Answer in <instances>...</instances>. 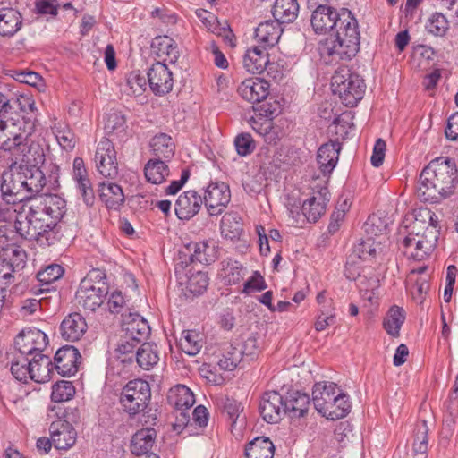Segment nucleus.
<instances>
[{"label":"nucleus","mask_w":458,"mask_h":458,"mask_svg":"<svg viewBox=\"0 0 458 458\" xmlns=\"http://www.w3.org/2000/svg\"><path fill=\"white\" fill-rule=\"evenodd\" d=\"M34 109L35 103L30 98L0 90V150L10 153L15 162L26 160L33 147L30 131L14 123L13 115Z\"/></svg>","instance_id":"nucleus-1"},{"label":"nucleus","mask_w":458,"mask_h":458,"mask_svg":"<svg viewBox=\"0 0 458 458\" xmlns=\"http://www.w3.org/2000/svg\"><path fill=\"white\" fill-rule=\"evenodd\" d=\"M359 24L347 8H342V17L332 31L320 42L318 51L326 64L349 61L360 50Z\"/></svg>","instance_id":"nucleus-2"},{"label":"nucleus","mask_w":458,"mask_h":458,"mask_svg":"<svg viewBox=\"0 0 458 458\" xmlns=\"http://www.w3.org/2000/svg\"><path fill=\"white\" fill-rule=\"evenodd\" d=\"M458 183L454 160L438 157L432 160L420 174L417 186L418 198L432 203L440 202L453 194Z\"/></svg>","instance_id":"nucleus-3"},{"label":"nucleus","mask_w":458,"mask_h":458,"mask_svg":"<svg viewBox=\"0 0 458 458\" xmlns=\"http://www.w3.org/2000/svg\"><path fill=\"white\" fill-rule=\"evenodd\" d=\"M28 213L16 217L14 227L23 240L35 241L42 247L55 244L60 239L59 228L45 214L32 207L30 201Z\"/></svg>","instance_id":"nucleus-4"},{"label":"nucleus","mask_w":458,"mask_h":458,"mask_svg":"<svg viewBox=\"0 0 458 458\" xmlns=\"http://www.w3.org/2000/svg\"><path fill=\"white\" fill-rule=\"evenodd\" d=\"M421 221L413 223L412 231L403 240V253L408 259L423 260L428 257L437 246L439 231L434 227H423Z\"/></svg>","instance_id":"nucleus-5"},{"label":"nucleus","mask_w":458,"mask_h":458,"mask_svg":"<svg viewBox=\"0 0 458 458\" xmlns=\"http://www.w3.org/2000/svg\"><path fill=\"white\" fill-rule=\"evenodd\" d=\"M332 91L337 94L346 106H355L362 99L366 85L364 80L349 69H339L331 79Z\"/></svg>","instance_id":"nucleus-6"},{"label":"nucleus","mask_w":458,"mask_h":458,"mask_svg":"<svg viewBox=\"0 0 458 458\" xmlns=\"http://www.w3.org/2000/svg\"><path fill=\"white\" fill-rule=\"evenodd\" d=\"M151 399L149 384L143 379L129 381L123 388L120 403L131 417L144 412Z\"/></svg>","instance_id":"nucleus-7"},{"label":"nucleus","mask_w":458,"mask_h":458,"mask_svg":"<svg viewBox=\"0 0 458 458\" xmlns=\"http://www.w3.org/2000/svg\"><path fill=\"white\" fill-rule=\"evenodd\" d=\"M32 147L33 149L28 155L26 160L23 161L15 162V160L13 159V156L8 153L13 165L20 164L19 173H21V175L22 176V181H24L23 185L25 191L29 195L30 201L38 196L37 194L42 191L47 182L43 172L38 167L34 165H29L31 162L30 155L34 157L37 153V149L38 148V147L35 146L33 142Z\"/></svg>","instance_id":"nucleus-8"},{"label":"nucleus","mask_w":458,"mask_h":458,"mask_svg":"<svg viewBox=\"0 0 458 458\" xmlns=\"http://www.w3.org/2000/svg\"><path fill=\"white\" fill-rule=\"evenodd\" d=\"M259 112L250 120V125L266 143L276 145L284 136L282 126L273 121L271 116L274 112L266 104L260 106Z\"/></svg>","instance_id":"nucleus-9"},{"label":"nucleus","mask_w":458,"mask_h":458,"mask_svg":"<svg viewBox=\"0 0 458 458\" xmlns=\"http://www.w3.org/2000/svg\"><path fill=\"white\" fill-rule=\"evenodd\" d=\"M48 344L47 335L36 327L23 328L14 338L16 352L32 357L38 352H43Z\"/></svg>","instance_id":"nucleus-10"},{"label":"nucleus","mask_w":458,"mask_h":458,"mask_svg":"<svg viewBox=\"0 0 458 458\" xmlns=\"http://www.w3.org/2000/svg\"><path fill=\"white\" fill-rule=\"evenodd\" d=\"M95 161L97 169L103 177L112 180L118 175L116 151L109 139L103 138L98 142Z\"/></svg>","instance_id":"nucleus-11"},{"label":"nucleus","mask_w":458,"mask_h":458,"mask_svg":"<svg viewBox=\"0 0 458 458\" xmlns=\"http://www.w3.org/2000/svg\"><path fill=\"white\" fill-rule=\"evenodd\" d=\"M203 204L210 216H218L223 213L231 200V191L224 182L210 183L206 191Z\"/></svg>","instance_id":"nucleus-12"},{"label":"nucleus","mask_w":458,"mask_h":458,"mask_svg":"<svg viewBox=\"0 0 458 458\" xmlns=\"http://www.w3.org/2000/svg\"><path fill=\"white\" fill-rule=\"evenodd\" d=\"M23 240L18 230L7 225L0 226V251L6 259H15L17 265H22L26 257L25 251L19 246Z\"/></svg>","instance_id":"nucleus-13"},{"label":"nucleus","mask_w":458,"mask_h":458,"mask_svg":"<svg viewBox=\"0 0 458 458\" xmlns=\"http://www.w3.org/2000/svg\"><path fill=\"white\" fill-rule=\"evenodd\" d=\"M87 284L80 283L79 289L76 292V300L84 310L95 311L104 302L108 294L109 286L107 284H97L96 287Z\"/></svg>","instance_id":"nucleus-14"},{"label":"nucleus","mask_w":458,"mask_h":458,"mask_svg":"<svg viewBox=\"0 0 458 458\" xmlns=\"http://www.w3.org/2000/svg\"><path fill=\"white\" fill-rule=\"evenodd\" d=\"M342 17V8L339 10L327 4H319L312 12L310 22L317 34L327 35L337 25Z\"/></svg>","instance_id":"nucleus-15"},{"label":"nucleus","mask_w":458,"mask_h":458,"mask_svg":"<svg viewBox=\"0 0 458 458\" xmlns=\"http://www.w3.org/2000/svg\"><path fill=\"white\" fill-rule=\"evenodd\" d=\"M147 75L149 88L156 96H164L173 89V74L165 63L153 64Z\"/></svg>","instance_id":"nucleus-16"},{"label":"nucleus","mask_w":458,"mask_h":458,"mask_svg":"<svg viewBox=\"0 0 458 458\" xmlns=\"http://www.w3.org/2000/svg\"><path fill=\"white\" fill-rule=\"evenodd\" d=\"M32 207L45 214L46 217L53 221L55 227L60 229L58 222L66 212V201L58 195H38L30 200Z\"/></svg>","instance_id":"nucleus-17"},{"label":"nucleus","mask_w":458,"mask_h":458,"mask_svg":"<svg viewBox=\"0 0 458 458\" xmlns=\"http://www.w3.org/2000/svg\"><path fill=\"white\" fill-rule=\"evenodd\" d=\"M259 411L267 423H277L285 415L284 397L276 391L266 392L260 400Z\"/></svg>","instance_id":"nucleus-18"},{"label":"nucleus","mask_w":458,"mask_h":458,"mask_svg":"<svg viewBox=\"0 0 458 458\" xmlns=\"http://www.w3.org/2000/svg\"><path fill=\"white\" fill-rule=\"evenodd\" d=\"M242 63L246 71L253 74H261L267 72V74L270 76L276 67L275 63L269 62L266 47L261 46L248 49L243 56Z\"/></svg>","instance_id":"nucleus-19"},{"label":"nucleus","mask_w":458,"mask_h":458,"mask_svg":"<svg viewBox=\"0 0 458 458\" xmlns=\"http://www.w3.org/2000/svg\"><path fill=\"white\" fill-rule=\"evenodd\" d=\"M49 433L53 445L58 450H68L76 442L77 431L66 420L58 418L49 426Z\"/></svg>","instance_id":"nucleus-20"},{"label":"nucleus","mask_w":458,"mask_h":458,"mask_svg":"<svg viewBox=\"0 0 458 458\" xmlns=\"http://www.w3.org/2000/svg\"><path fill=\"white\" fill-rule=\"evenodd\" d=\"M81 354L72 345H64L58 349L54 357V369L62 377H71L78 371Z\"/></svg>","instance_id":"nucleus-21"},{"label":"nucleus","mask_w":458,"mask_h":458,"mask_svg":"<svg viewBox=\"0 0 458 458\" xmlns=\"http://www.w3.org/2000/svg\"><path fill=\"white\" fill-rule=\"evenodd\" d=\"M22 176L21 173L15 174H4L2 177L0 183V191L3 197L13 204L28 201L27 205L30 204V198L23 185Z\"/></svg>","instance_id":"nucleus-22"},{"label":"nucleus","mask_w":458,"mask_h":458,"mask_svg":"<svg viewBox=\"0 0 458 458\" xmlns=\"http://www.w3.org/2000/svg\"><path fill=\"white\" fill-rule=\"evenodd\" d=\"M203 205L202 196L195 191H187L179 195L174 204L175 215L180 220H190Z\"/></svg>","instance_id":"nucleus-23"},{"label":"nucleus","mask_w":458,"mask_h":458,"mask_svg":"<svg viewBox=\"0 0 458 458\" xmlns=\"http://www.w3.org/2000/svg\"><path fill=\"white\" fill-rule=\"evenodd\" d=\"M330 199V193L326 187L320 188L313 196L301 204V215L310 223L317 222L326 212L327 205Z\"/></svg>","instance_id":"nucleus-24"},{"label":"nucleus","mask_w":458,"mask_h":458,"mask_svg":"<svg viewBox=\"0 0 458 458\" xmlns=\"http://www.w3.org/2000/svg\"><path fill=\"white\" fill-rule=\"evenodd\" d=\"M239 95L250 103H260L269 94V83L259 78H250L243 81L237 89Z\"/></svg>","instance_id":"nucleus-25"},{"label":"nucleus","mask_w":458,"mask_h":458,"mask_svg":"<svg viewBox=\"0 0 458 458\" xmlns=\"http://www.w3.org/2000/svg\"><path fill=\"white\" fill-rule=\"evenodd\" d=\"M123 331L126 339L145 341L150 334L148 321L139 313L123 314Z\"/></svg>","instance_id":"nucleus-26"},{"label":"nucleus","mask_w":458,"mask_h":458,"mask_svg":"<svg viewBox=\"0 0 458 458\" xmlns=\"http://www.w3.org/2000/svg\"><path fill=\"white\" fill-rule=\"evenodd\" d=\"M182 253L189 258L190 263L208 265L216 259L215 244L208 241L191 242Z\"/></svg>","instance_id":"nucleus-27"},{"label":"nucleus","mask_w":458,"mask_h":458,"mask_svg":"<svg viewBox=\"0 0 458 458\" xmlns=\"http://www.w3.org/2000/svg\"><path fill=\"white\" fill-rule=\"evenodd\" d=\"M87 328L88 325L84 317L78 312L67 315L60 325L62 337L71 342L80 340L86 333Z\"/></svg>","instance_id":"nucleus-28"},{"label":"nucleus","mask_w":458,"mask_h":458,"mask_svg":"<svg viewBox=\"0 0 458 458\" xmlns=\"http://www.w3.org/2000/svg\"><path fill=\"white\" fill-rule=\"evenodd\" d=\"M100 200L108 209L119 210L124 203V193L122 187L110 181H104L98 184Z\"/></svg>","instance_id":"nucleus-29"},{"label":"nucleus","mask_w":458,"mask_h":458,"mask_svg":"<svg viewBox=\"0 0 458 458\" xmlns=\"http://www.w3.org/2000/svg\"><path fill=\"white\" fill-rule=\"evenodd\" d=\"M30 378L37 383H46L52 378L54 365L49 356L38 352L30 357Z\"/></svg>","instance_id":"nucleus-30"},{"label":"nucleus","mask_w":458,"mask_h":458,"mask_svg":"<svg viewBox=\"0 0 458 458\" xmlns=\"http://www.w3.org/2000/svg\"><path fill=\"white\" fill-rule=\"evenodd\" d=\"M338 392L336 384L333 382L316 383L312 389V400L315 409L323 417L327 413L326 406H328L335 395Z\"/></svg>","instance_id":"nucleus-31"},{"label":"nucleus","mask_w":458,"mask_h":458,"mask_svg":"<svg viewBox=\"0 0 458 458\" xmlns=\"http://www.w3.org/2000/svg\"><path fill=\"white\" fill-rule=\"evenodd\" d=\"M341 146L338 141H329L323 144L318 150L317 160L319 169L324 175L332 173L338 162Z\"/></svg>","instance_id":"nucleus-32"},{"label":"nucleus","mask_w":458,"mask_h":458,"mask_svg":"<svg viewBox=\"0 0 458 458\" xmlns=\"http://www.w3.org/2000/svg\"><path fill=\"white\" fill-rule=\"evenodd\" d=\"M152 53L164 62L175 64L180 56L177 43L168 36L156 37L151 44Z\"/></svg>","instance_id":"nucleus-33"},{"label":"nucleus","mask_w":458,"mask_h":458,"mask_svg":"<svg viewBox=\"0 0 458 458\" xmlns=\"http://www.w3.org/2000/svg\"><path fill=\"white\" fill-rule=\"evenodd\" d=\"M310 403L309 394L293 391L284 398L285 415L291 419L301 418L307 415Z\"/></svg>","instance_id":"nucleus-34"},{"label":"nucleus","mask_w":458,"mask_h":458,"mask_svg":"<svg viewBox=\"0 0 458 458\" xmlns=\"http://www.w3.org/2000/svg\"><path fill=\"white\" fill-rule=\"evenodd\" d=\"M282 23L276 19L267 20L260 22L255 30V37L257 40L263 44L262 47L275 46L283 32Z\"/></svg>","instance_id":"nucleus-35"},{"label":"nucleus","mask_w":458,"mask_h":458,"mask_svg":"<svg viewBox=\"0 0 458 458\" xmlns=\"http://www.w3.org/2000/svg\"><path fill=\"white\" fill-rule=\"evenodd\" d=\"M157 437V432L152 428L138 430L131 437V451L138 456L149 454Z\"/></svg>","instance_id":"nucleus-36"},{"label":"nucleus","mask_w":458,"mask_h":458,"mask_svg":"<svg viewBox=\"0 0 458 458\" xmlns=\"http://www.w3.org/2000/svg\"><path fill=\"white\" fill-rule=\"evenodd\" d=\"M22 26V17L18 10L12 7H0V36L12 37Z\"/></svg>","instance_id":"nucleus-37"},{"label":"nucleus","mask_w":458,"mask_h":458,"mask_svg":"<svg viewBox=\"0 0 458 458\" xmlns=\"http://www.w3.org/2000/svg\"><path fill=\"white\" fill-rule=\"evenodd\" d=\"M299 11L297 0H276L271 10L274 19L282 24L293 22L298 17Z\"/></svg>","instance_id":"nucleus-38"},{"label":"nucleus","mask_w":458,"mask_h":458,"mask_svg":"<svg viewBox=\"0 0 458 458\" xmlns=\"http://www.w3.org/2000/svg\"><path fill=\"white\" fill-rule=\"evenodd\" d=\"M64 268L58 264H51L37 274L38 289L36 293H47L55 290L54 284L64 275Z\"/></svg>","instance_id":"nucleus-39"},{"label":"nucleus","mask_w":458,"mask_h":458,"mask_svg":"<svg viewBox=\"0 0 458 458\" xmlns=\"http://www.w3.org/2000/svg\"><path fill=\"white\" fill-rule=\"evenodd\" d=\"M275 445L267 437H258L245 446L246 458H273Z\"/></svg>","instance_id":"nucleus-40"},{"label":"nucleus","mask_w":458,"mask_h":458,"mask_svg":"<svg viewBox=\"0 0 458 458\" xmlns=\"http://www.w3.org/2000/svg\"><path fill=\"white\" fill-rule=\"evenodd\" d=\"M333 399L335 400H332L330 404L326 406L327 413L324 417L331 420L344 418L351 411L352 408L349 395L338 388V392L335 394Z\"/></svg>","instance_id":"nucleus-41"},{"label":"nucleus","mask_w":458,"mask_h":458,"mask_svg":"<svg viewBox=\"0 0 458 458\" xmlns=\"http://www.w3.org/2000/svg\"><path fill=\"white\" fill-rule=\"evenodd\" d=\"M221 234L231 241L238 240L242 233V218L237 212L225 213L220 223Z\"/></svg>","instance_id":"nucleus-42"},{"label":"nucleus","mask_w":458,"mask_h":458,"mask_svg":"<svg viewBox=\"0 0 458 458\" xmlns=\"http://www.w3.org/2000/svg\"><path fill=\"white\" fill-rule=\"evenodd\" d=\"M135 360L141 369H151L159 361L157 346L150 343H142L135 353Z\"/></svg>","instance_id":"nucleus-43"},{"label":"nucleus","mask_w":458,"mask_h":458,"mask_svg":"<svg viewBox=\"0 0 458 458\" xmlns=\"http://www.w3.org/2000/svg\"><path fill=\"white\" fill-rule=\"evenodd\" d=\"M150 148L153 155L157 159H169L174 154L175 145L171 136L159 133L152 138Z\"/></svg>","instance_id":"nucleus-44"},{"label":"nucleus","mask_w":458,"mask_h":458,"mask_svg":"<svg viewBox=\"0 0 458 458\" xmlns=\"http://www.w3.org/2000/svg\"><path fill=\"white\" fill-rule=\"evenodd\" d=\"M144 174L148 182L161 184L169 175V168L162 159L153 158L145 165Z\"/></svg>","instance_id":"nucleus-45"},{"label":"nucleus","mask_w":458,"mask_h":458,"mask_svg":"<svg viewBox=\"0 0 458 458\" xmlns=\"http://www.w3.org/2000/svg\"><path fill=\"white\" fill-rule=\"evenodd\" d=\"M168 400L175 410L191 409L195 403L192 391L184 385H178L170 390Z\"/></svg>","instance_id":"nucleus-46"},{"label":"nucleus","mask_w":458,"mask_h":458,"mask_svg":"<svg viewBox=\"0 0 458 458\" xmlns=\"http://www.w3.org/2000/svg\"><path fill=\"white\" fill-rule=\"evenodd\" d=\"M405 320V312L402 308L393 306L384 319L383 327L388 335L397 337Z\"/></svg>","instance_id":"nucleus-47"},{"label":"nucleus","mask_w":458,"mask_h":458,"mask_svg":"<svg viewBox=\"0 0 458 458\" xmlns=\"http://www.w3.org/2000/svg\"><path fill=\"white\" fill-rule=\"evenodd\" d=\"M242 359V352H240L239 348L233 344H226L223 347L222 357L217 364L221 369L232 371L237 367Z\"/></svg>","instance_id":"nucleus-48"},{"label":"nucleus","mask_w":458,"mask_h":458,"mask_svg":"<svg viewBox=\"0 0 458 458\" xmlns=\"http://www.w3.org/2000/svg\"><path fill=\"white\" fill-rule=\"evenodd\" d=\"M208 281V275L204 272L197 271L191 273L187 280L185 295L189 296L188 293L192 297L201 295L207 290Z\"/></svg>","instance_id":"nucleus-49"},{"label":"nucleus","mask_w":458,"mask_h":458,"mask_svg":"<svg viewBox=\"0 0 458 458\" xmlns=\"http://www.w3.org/2000/svg\"><path fill=\"white\" fill-rule=\"evenodd\" d=\"M30 357L15 352L11 361V373L19 381L30 377Z\"/></svg>","instance_id":"nucleus-50"},{"label":"nucleus","mask_w":458,"mask_h":458,"mask_svg":"<svg viewBox=\"0 0 458 458\" xmlns=\"http://www.w3.org/2000/svg\"><path fill=\"white\" fill-rule=\"evenodd\" d=\"M199 336V334L195 331H182L180 339V345L182 350L190 356H194L199 353L202 347Z\"/></svg>","instance_id":"nucleus-51"},{"label":"nucleus","mask_w":458,"mask_h":458,"mask_svg":"<svg viewBox=\"0 0 458 458\" xmlns=\"http://www.w3.org/2000/svg\"><path fill=\"white\" fill-rule=\"evenodd\" d=\"M75 394V387L71 381L61 380L52 387L51 400L63 403L71 400Z\"/></svg>","instance_id":"nucleus-52"},{"label":"nucleus","mask_w":458,"mask_h":458,"mask_svg":"<svg viewBox=\"0 0 458 458\" xmlns=\"http://www.w3.org/2000/svg\"><path fill=\"white\" fill-rule=\"evenodd\" d=\"M428 427L426 420L420 421L414 429L413 452L420 456L425 455L428 451Z\"/></svg>","instance_id":"nucleus-53"},{"label":"nucleus","mask_w":458,"mask_h":458,"mask_svg":"<svg viewBox=\"0 0 458 458\" xmlns=\"http://www.w3.org/2000/svg\"><path fill=\"white\" fill-rule=\"evenodd\" d=\"M6 258L0 260V285L4 289H7L9 285L15 282V268L21 265H17L15 259H9L6 261Z\"/></svg>","instance_id":"nucleus-54"},{"label":"nucleus","mask_w":458,"mask_h":458,"mask_svg":"<svg viewBox=\"0 0 458 458\" xmlns=\"http://www.w3.org/2000/svg\"><path fill=\"white\" fill-rule=\"evenodd\" d=\"M141 343L142 341L126 339V334L123 333L116 349L121 361L123 363L131 362L135 358L134 349Z\"/></svg>","instance_id":"nucleus-55"},{"label":"nucleus","mask_w":458,"mask_h":458,"mask_svg":"<svg viewBox=\"0 0 458 458\" xmlns=\"http://www.w3.org/2000/svg\"><path fill=\"white\" fill-rule=\"evenodd\" d=\"M448 28L447 19L440 13H433L426 23L428 32L435 36H444Z\"/></svg>","instance_id":"nucleus-56"},{"label":"nucleus","mask_w":458,"mask_h":458,"mask_svg":"<svg viewBox=\"0 0 458 458\" xmlns=\"http://www.w3.org/2000/svg\"><path fill=\"white\" fill-rule=\"evenodd\" d=\"M146 85V78L138 71H133L127 77L126 87L128 89L125 91L128 95L140 96L145 91Z\"/></svg>","instance_id":"nucleus-57"},{"label":"nucleus","mask_w":458,"mask_h":458,"mask_svg":"<svg viewBox=\"0 0 458 458\" xmlns=\"http://www.w3.org/2000/svg\"><path fill=\"white\" fill-rule=\"evenodd\" d=\"M376 253L374 242L370 238L366 241L360 240L352 247V255L362 260H371L376 257Z\"/></svg>","instance_id":"nucleus-58"},{"label":"nucleus","mask_w":458,"mask_h":458,"mask_svg":"<svg viewBox=\"0 0 458 458\" xmlns=\"http://www.w3.org/2000/svg\"><path fill=\"white\" fill-rule=\"evenodd\" d=\"M125 129L126 120L123 114L119 112L108 114L105 123V130L108 134H119L124 132Z\"/></svg>","instance_id":"nucleus-59"},{"label":"nucleus","mask_w":458,"mask_h":458,"mask_svg":"<svg viewBox=\"0 0 458 458\" xmlns=\"http://www.w3.org/2000/svg\"><path fill=\"white\" fill-rule=\"evenodd\" d=\"M234 146L238 155L246 157L250 155L255 148V142L250 133H241L234 139Z\"/></svg>","instance_id":"nucleus-60"},{"label":"nucleus","mask_w":458,"mask_h":458,"mask_svg":"<svg viewBox=\"0 0 458 458\" xmlns=\"http://www.w3.org/2000/svg\"><path fill=\"white\" fill-rule=\"evenodd\" d=\"M335 315L334 309L331 306H324L319 310L317 320L314 324L316 331L320 332L325 330L328 326L335 324Z\"/></svg>","instance_id":"nucleus-61"},{"label":"nucleus","mask_w":458,"mask_h":458,"mask_svg":"<svg viewBox=\"0 0 458 458\" xmlns=\"http://www.w3.org/2000/svg\"><path fill=\"white\" fill-rule=\"evenodd\" d=\"M225 270V279L229 284H236L243 278V267L238 261L227 263Z\"/></svg>","instance_id":"nucleus-62"},{"label":"nucleus","mask_w":458,"mask_h":458,"mask_svg":"<svg viewBox=\"0 0 458 458\" xmlns=\"http://www.w3.org/2000/svg\"><path fill=\"white\" fill-rule=\"evenodd\" d=\"M239 350L240 352H242V358L246 357L250 360H253L259 351L257 334H250L244 339Z\"/></svg>","instance_id":"nucleus-63"},{"label":"nucleus","mask_w":458,"mask_h":458,"mask_svg":"<svg viewBox=\"0 0 458 458\" xmlns=\"http://www.w3.org/2000/svg\"><path fill=\"white\" fill-rule=\"evenodd\" d=\"M125 303L126 301L122 292L117 290L111 293L107 300L108 310L114 314H126L124 312L127 311V309H125Z\"/></svg>","instance_id":"nucleus-64"}]
</instances>
